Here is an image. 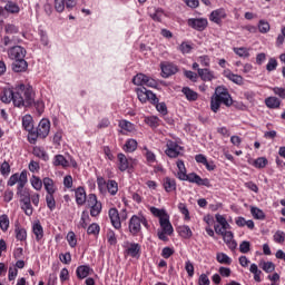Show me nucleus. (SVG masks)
Instances as JSON below:
<instances>
[{"label": "nucleus", "instance_id": "1", "mask_svg": "<svg viewBox=\"0 0 285 285\" xmlns=\"http://www.w3.org/2000/svg\"><path fill=\"white\" fill-rule=\"evenodd\" d=\"M0 99L3 104H10L12 101L16 108H30L35 106L38 115H43L46 110V104L43 100L35 101V89L30 85L20 83L13 89L4 88L0 94Z\"/></svg>", "mask_w": 285, "mask_h": 285}, {"label": "nucleus", "instance_id": "2", "mask_svg": "<svg viewBox=\"0 0 285 285\" xmlns=\"http://www.w3.org/2000/svg\"><path fill=\"white\" fill-rule=\"evenodd\" d=\"M222 106H226V108H230L233 106V97L228 89L224 86H218L215 89L214 95L210 98V110L212 112H219Z\"/></svg>", "mask_w": 285, "mask_h": 285}, {"label": "nucleus", "instance_id": "3", "mask_svg": "<svg viewBox=\"0 0 285 285\" xmlns=\"http://www.w3.org/2000/svg\"><path fill=\"white\" fill-rule=\"evenodd\" d=\"M141 224L145 228H150L148 219L144 215H132L128 223V230L132 237H139L141 234Z\"/></svg>", "mask_w": 285, "mask_h": 285}, {"label": "nucleus", "instance_id": "4", "mask_svg": "<svg viewBox=\"0 0 285 285\" xmlns=\"http://www.w3.org/2000/svg\"><path fill=\"white\" fill-rule=\"evenodd\" d=\"M160 228L157 232V237L160 239V242H168V236L173 235L175 233V229L173 228V224L170 223V216L165 215L164 218L159 219Z\"/></svg>", "mask_w": 285, "mask_h": 285}, {"label": "nucleus", "instance_id": "5", "mask_svg": "<svg viewBox=\"0 0 285 285\" xmlns=\"http://www.w3.org/2000/svg\"><path fill=\"white\" fill-rule=\"evenodd\" d=\"M87 208H89L90 217H99L101 210H104V205L95 194H89L87 198Z\"/></svg>", "mask_w": 285, "mask_h": 285}, {"label": "nucleus", "instance_id": "6", "mask_svg": "<svg viewBox=\"0 0 285 285\" xmlns=\"http://www.w3.org/2000/svg\"><path fill=\"white\" fill-rule=\"evenodd\" d=\"M180 181H189V184H196L197 186H205L206 188H210V186H213L210 184V179L202 178V176L195 173L183 174Z\"/></svg>", "mask_w": 285, "mask_h": 285}, {"label": "nucleus", "instance_id": "7", "mask_svg": "<svg viewBox=\"0 0 285 285\" xmlns=\"http://www.w3.org/2000/svg\"><path fill=\"white\" fill-rule=\"evenodd\" d=\"M132 83L135 86H147L148 88H157V80L150 78L149 76H146L144 73H138L132 78Z\"/></svg>", "mask_w": 285, "mask_h": 285}, {"label": "nucleus", "instance_id": "8", "mask_svg": "<svg viewBox=\"0 0 285 285\" xmlns=\"http://www.w3.org/2000/svg\"><path fill=\"white\" fill-rule=\"evenodd\" d=\"M181 150H184V148L179 146L177 141L168 140L166 144L165 155L170 159H177V157L181 155Z\"/></svg>", "mask_w": 285, "mask_h": 285}, {"label": "nucleus", "instance_id": "9", "mask_svg": "<svg viewBox=\"0 0 285 285\" xmlns=\"http://www.w3.org/2000/svg\"><path fill=\"white\" fill-rule=\"evenodd\" d=\"M187 26L197 30V32H204L208 28V19L206 18H189L187 20Z\"/></svg>", "mask_w": 285, "mask_h": 285}, {"label": "nucleus", "instance_id": "10", "mask_svg": "<svg viewBox=\"0 0 285 285\" xmlns=\"http://www.w3.org/2000/svg\"><path fill=\"white\" fill-rule=\"evenodd\" d=\"M7 52L9 59H11L12 61L26 60L27 51L26 48L21 46L11 47Z\"/></svg>", "mask_w": 285, "mask_h": 285}, {"label": "nucleus", "instance_id": "11", "mask_svg": "<svg viewBox=\"0 0 285 285\" xmlns=\"http://www.w3.org/2000/svg\"><path fill=\"white\" fill-rule=\"evenodd\" d=\"M160 70L164 79H168V77H173V75H177V72H179V68L173 62H161Z\"/></svg>", "mask_w": 285, "mask_h": 285}, {"label": "nucleus", "instance_id": "12", "mask_svg": "<svg viewBox=\"0 0 285 285\" xmlns=\"http://www.w3.org/2000/svg\"><path fill=\"white\" fill-rule=\"evenodd\" d=\"M21 181H23V184H28V171L27 170H22L20 174L16 173L13 175L10 176L9 180L7 181V186H14L18 184V186H20Z\"/></svg>", "mask_w": 285, "mask_h": 285}, {"label": "nucleus", "instance_id": "13", "mask_svg": "<svg viewBox=\"0 0 285 285\" xmlns=\"http://www.w3.org/2000/svg\"><path fill=\"white\" fill-rule=\"evenodd\" d=\"M132 164V158H128L124 153L117 155V168L120 173H126Z\"/></svg>", "mask_w": 285, "mask_h": 285}, {"label": "nucleus", "instance_id": "14", "mask_svg": "<svg viewBox=\"0 0 285 285\" xmlns=\"http://www.w3.org/2000/svg\"><path fill=\"white\" fill-rule=\"evenodd\" d=\"M125 255L132 257L134 259H139L141 256V245L139 243H128L125 249Z\"/></svg>", "mask_w": 285, "mask_h": 285}, {"label": "nucleus", "instance_id": "15", "mask_svg": "<svg viewBox=\"0 0 285 285\" xmlns=\"http://www.w3.org/2000/svg\"><path fill=\"white\" fill-rule=\"evenodd\" d=\"M40 136V139H46L50 135V120L42 118L36 129Z\"/></svg>", "mask_w": 285, "mask_h": 285}, {"label": "nucleus", "instance_id": "16", "mask_svg": "<svg viewBox=\"0 0 285 285\" xmlns=\"http://www.w3.org/2000/svg\"><path fill=\"white\" fill-rule=\"evenodd\" d=\"M16 195L20 198V203L30 202V189L26 187L23 181H20V185H17Z\"/></svg>", "mask_w": 285, "mask_h": 285}, {"label": "nucleus", "instance_id": "17", "mask_svg": "<svg viewBox=\"0 0 285 285\" xmlns=\"http://www.w3.org/2000/svg\"><path fill=\"white\" fill-rule=\"evenodd\" d=\"M108 217L111 222V226H114L116 230H121V222H119V210L115 207H111L108 210Z\"/></svg>", "mask_w": 285, "mask_h": 285}, {"label": "nucleus", "instance_id": "18", "mask_svg": "<svg viewBox=\"0 0 285 285\" xmlns=\"http://www.w3.org/2000/svg\"><path fill=\"white\" fill-rule=\"evenodd\" d=\"M223 19H226V9L224 8L212 11L209 16V21H213V23H216L217 26H222Z\"/></svg>", "mask_w": 285, "mask_h": 285}, {"label": "nucleus", "instance_id": "19", "mask_svg": "<svg viewBox=\"0 0 285 285\" xmlns=\"http://www.w3.org/2000/svg\"><path fill=\"white\" fill-rule=\"evenodd\" d=\"M75 197L77 206H83V204H88V196L86 194V188L79 186L75 189Z\"/></svg>", "mask_w": 285, "mask_h": 285}, {"label": "nucleus", "instance_id": "20", "mask_svg": "<svg viewBox=\"0 0 285 285\" xmlns=\"http://www.w3.org/2000/svg\"><path fill=\"white\" fill-rule=\"evenodd\" d=\"M92 273H95V269H92L90 265H79L76 268V277H78V279H86V277L92 275Z\"/></svg>", "mask_w": 285, "mask_h": 285}, {"label": "nucleus", "instance_id": "21", "mask_svg": "<svg viewBox=\"0 0 285 285\" xmlns=\"http://www.w3.org/2000/svg\"><path fill=\"white\" fill-rule=\"evenodd\" d=\"M163 188L166 193H175L177 190V180L175 178H163Z\"/></svg>", "mask_w": 285, "mask_h": 285}, {"label": "nucleus", "instance_id": "22", "mask_svg": "<svg viewBox=\"0 0 285 285\" xmlns=\"http://www.w3.org/2000/svg\"><path fill=\"white\" fill-rule=\"evenodd\" d=\"M52 165L57 167L63 168V170H67V168H70V161L66 159L65 155L58 154L53 157Z\"/></svg>", "mask_w": 285, "mask_h": 285}, {"label": "nucleus", "instance_id": "23", "mask_svg": "<svg viewBox=\"0 0 285 285\" xmlns=\"http://www.w3.org/2000/svg\"><path fill=\"white\" fill-rule=\"evenodd\" d=\"M223 75L226 77V79L233 81V83H236V86H244V77L240 75L233 73V71L229 69H226Z\"/></svg>", "mask_w": 285, "mask_h": 285}, {"label": "nucleus", "instance_id": "24", "mask_svg": "<svg viewBox=\"0 0 285 285\" xmlns=\"http://www.w3.org/2000/svg\"><path fill=\"white\" fill-rule=\"evenodd\" d=\"M43 188L47 194L55 195L57 193V185L55 184V180L50 177H45L42 179Z\"/></svg>", "mask_w": 285, "mask_h": 285}, {"label": "nucleus", "instance_id": "25", "mask_svg": "<svg viewBox=\"0 0 285 285\" xmlns=\"http://www.w3.org/2000/svg\"><path fill=\"white\" fill-rule=\"evenodd\" d=\"M32 233L35 235L36 242H41L43 239V226L41 222L37 220L32 224Z\"/></svg>", "mask_w": 285, "mask_h": 285}, {"label": "nucleus", "instance_id": "26", "mask_svg": "<svg viewBox=\"0 0 285 285\" xmlns=\"http://www.w3.org/2000/svg\"><path fill=\"white\" fill-rule=\"evenodd\" d=\"M142 155L148 164V166H153V164H157V155L153 153V150L148 149L147 146L142 147Z\"/></svg>", "mask_w": 285, "mask_h": 285}, {"label": "nucleus", "instance_id": "27", "mask_svg": "<svg viewBox=\"0 0 285 285\" xmlns=\"http://www.w3.org/2000/svg\"><path fill=\"white\" fill-rule=\"evenodd\" d=\"M177 233L183 239H190L193 237V229L188 225H180L177 227Z\"/></svg>", "mask_w": 285, "mask_h": 285}, {"label": "nucleus", "instance_id": "28", "mask_svg": "<svg viewBox=\"0 0 285 285\" xmlns=\"http://www.w3.org/2000/svg\"><path fill=\"white\" fill-rule=\"evenodd\" d=\"M32 155H35V157H38V159H41L42 161H48L50 159V156H48V153L43 147H33Z\"/></svg>", "mask_w": 285, "mask_h": 285}, {"label": "nucleus", "instance_id": "29", "mask_svg": "<svg viewBox=\"0 0 285 285\" xmlns=\"http://www.w3.org/2000/svg\"><path fill=\"white\" fill-rule=\"evenodd\" d=\"M265 106H267L271 110H277V108L282 106V100L275 96H271L265 99Z\"/></svg>", "mask_w": 285, "mask_h": 285}, {"label": "nucleus", "instance_id": "30", "mask_svg": "<svg viewBox=\"0 0 285 285\" xmlns=\"http://www.w3.org/2000/svg\"><path fill=\"white\" fill-rule=\"evenodd\" d=\"M181 92L185 95L187 101H197L199 99V94L190 89V87H183Z\"/></svg>", "mask_w": 285, "mask_h": 285}, {"label": "nucleus", "instance_id": "31", "mask_svg": "<svg viewBox=\"0 0 285 285\" xmlns=\"http://www.w3.org/2000/svg\"><path fill=\"white\" fill-rule=\"evenodd\" d=\"M198 76L203 81H213L215 79V72L208 68L198 69Z\"/></svg>", "mask_w": 285, "mask_h": 285}, {"label": "nucleus", "instance_id": "32", "mask_svg": "<svg viewBox=\"0 0 285 285\" xmlns=\"http://www.w3.org/2000/svg\"><path fill=\"white\" fill-rule=\"evenodd\" d=\"M22 128L27 131L35 130V119L31 115H24L22 117Z\"/></svg>", "mask_w": 285, "mask_h": 285}, {"label": "nucleus", "instance_id": "33", "mask_svg": "<svg viewBox=\"0 0 285 285\" xmlns=\"http://www.w3.org/2000/svg\"><path fill=\"white\" fill-rule=\"evenodd\" d=\"M13 72H26L28 70V61L14 60L12 63Z\"/></svg>", "mask_w": 285, "mask_h": 285}, {"label": "nucleus", "instance_id": "34", "mask_svg": "<svg viewBox=\"0 0 285 285\" xmlns=\"http://www.w3.org/2000/svg\"><path fill=\"white\" fill-rule=\"evenodd\" d=\"M20 204H21V210H23L24 215H27V217H32V214L35 213L32 203L30 200H24Z\"/></svg>", "mask_w": 285, "mask_h": 285}, {"label": "nucleus", "instance_id": "35", "mask_svg": "<svg viewBox=\"0 0 285 285\" xmlns=\"http://www.w3.org/2000/svg\"><path fill=\"white\" fill-rule=\"evenodd\" d=\"M106 188H107L109 195H111L112 197H115V195H117V193H119V184L117 183V180H108Z\"/></svg>", "mask_w": 285, "mask_h": 285}, {"label": "nucleus", "instance_id": "36", "mask_svg": "<svg viewBox=\"0 0 285 285\" xmlns=\"http://www.w3.org/2000/svg\"><path fill=\"white\" fill-rule=\"evenodd\" d=\"M4 10L10 14H19L21 9L19 8V4H17V2L8 1L4 6Z\"/></svg>", "mask_w": 285, "mask_h": 285}, {"label": "nucleus", "instance_id": "37", "mask_svg": "<svg viewBox=\"0 0 285 285\" xmlns=\"http://www.w3.org/2000/svg\"><path fill=\"white\" fill-rule=\"evenodd\" d=\"M14 233L16 239H18V242H26V239H28V232L26 230V228L16 226Z\"/></svg>", "mask_w": 285, "mask_h": 285}, {"label": "nucleus", "instance_id": "38", "mask_svg": "<svg viewBox=\"0 0 285 285\" xmlns=\"http://www.w3.org/2000/svg\"><path fill=\"white\" fill-rule=\"evenodd\" d=\"M99 233H101V226H99L97 223H92L87 227V235L99 237Z\"/></svg>", "mask_w": 285, "mask_h": 285}, {"label": "nucleus", "instance_id": "39", "mask_svg": "<svg viewBox=\"0 0 285 285\" xmlns=\"http://www.w3.org/2000/svg\"><path fill=\"white\" fill-rule=\"evenodd\" d=\"M136 94L141 104H146V101H148V89H146V87L137 88Z\"/></svg>", "mask_w": 285, "mask_h": 285}, {"label": "nucleus", "instance_id": "40", "mask_svg": "<svg viewBox=\"0 0 285 285\" xmlns=\"http://www.w3.org/2000/svg\"><path fill=\"white\" fill-rule=\"evenodd\" d=\"M137 140L130 138L126 140L124 150L125 153H135V150H137Z\"/></svg>", "mask_w": 285, "mask_h": 285}, {"label": "nucleus", "instance_id": "41", "mask_svg": "<svg viewBox=\"0 0 285 285\" xmlns=\"http://www.w3.org/2000/svg\"><path fill=\"white\" fill-rule=\"evenodd\" d=\"M215 219L222 226L223 230H230V224H228V220H226V217H224V215L216 214Z\"/></svg>", "mask_w": 285, "mask_h": 285}, {"label": "nucleus", "instance_id": "42", "mask_svg": "<svg viewBox=\"0 0 285 285\" xmlns=\"http://www.w3.org/2000/svg\"><path fill=\"white\" fill-rule=\"evenodd\" d=\"M252 166L262 170V168H266V166H268V159L266 157H258L252 163Z\"/></svg>", "mask_w": 285, "mask_h": 285}, {"label": "nucleus", "instance_id": "43", "mask_svg": "<svg viewBox=\"0 0 285 285\" xmlns=\"http://www.w3.org/2000/svg\"><path fill=\"white\" fill-rule=\"evenodd\" d=\"M30 184H31V186H32V188L35 189V190H41V188H43V180H41V178L39 177V176H32L31 178H30Z\"/></svg>", "mask_w": 285, "mask_h": 285}, {"label": "nucleus", "instance_id": "44", "mask_svg": "<svg viewBox=\"0 0 285 285\" xmlns=\"http://www.w3.org/2000/svg\"><path fill=\"white\" fill-rule=\"evenodd\" d=\"M145 124L150 128H159V117L157 116L145 117Z\"/></svg>", "mask_w": 285, "mask_h": 285}, {"label": "nucleus", "instance_id": "45", "mask_svg": "<svg viewBox=\"0 0 285 285\" xmlns=\"http://www.w3.org/2000/svg\"><path fill=\"white\" fill-rule=\"evenodd\" d=\"M10 228V218L3 214L0 216V229L6 233Z\"/></svg>", "mask_w": 285, "mask_h": 285}, {"label": "nucleus", "instance_id": "46", "mask_svg": "<svg viewBox=\"0 0 285 285\" xmlns=\"http://www.w3.org/2000/svg\"><path fill=\"white\" fill-rule=\"evenodd\" d=\"M46 204L51 212L57 208V200H55V194H46Z\"/></svg>", "mask_w": 285, "mask_h": 285}, {"label": "nucleus", "instance_id": "47", "mask_svg": "<svg viewBox=\"0 0 285 285\" xmlns=\"http://www.w3.org/2000/svg\"><path fill=\"white\" fill-rule=\"evenodd\" d=\"M250 214L254 219H266V214H264V210L259 209L258 207H250Z\"/></svg>", "mask_w": 285, "mask_h": 285}, {"label": "nucleus", "instance_id": "48", "mask_svg": "<svg viewBox=\"0 0 285 285\" xmlns=\"http://www.w3.org/2000/svg\"><path fill=\"white\" fill-rule=\"evenodd\" d=\"M216 259L219 264H226L227 266H230V264H233V259L225 253H218Z\"/></svg>", "mask_w": 285, "mask_h": 285}, {"label": "nucleus", "instance_id": "49", "mask_svg": "<svg viewBox=\"0 0 285 285\" xmlns=\"http://www.w3.org/2000/svg\"><path fill=\"white\" fill-rule=\"evenodd\" d=\"M90 222V214H88V212L83 210L81 213V217H80V222H79V226L80 228H88V223Z\"/></svg>", "mask_w": 285, "mask_h": 285}, {"label": "nucleus", "instance_id": "50", "mask_svg": "<svg viewBox=\"0 0 285 285\" xmlns=\"http://www.w3.org/2000/svg\"><path fill=\"white\" fill-rule=\"evenodd\" d=\"M178 210L184 215L186 222H190V212L188 210V206L185 203L178 204Z\"/></svg>", "mask_w": 285, "mask_h": 285}, {"label": "nucleus", "instance_id": "51", "mask_svg": "<svg viewBox=\"0 0 285 285\" xmlns=\"http://www.w3.org/2000/svg\"><path fill=\"white\" fill-rule=\"evenodd\" d=\"M28 134V141L29 144H37V139H41V136L39 135V131L36 129H31L30 131H27Z\"/></svg>", "mask_w": 285, "mask_h": 285}, {"label": "nucleus", "instance_id": "52", "mask_svg": "<svg viewBox=\"0 0 285 285\" xmlns=\"http://www.w3.org/2000/svg\"><path fill=\"white\" fill-rule=\"evenodd\" d=\"M150 213H151V215H154V217H158L159 220H160L161 218H165L166 215H168V214L166 213V210L159 209V208H157V207H150Z\"/></svg>", "mask_w": 285, "mask_h": 285}, {"label": "nucleus", "instance_id": "53", "mask_svg": "<svg viewBox=\"0 0 285 285\" xmlns=\"http://www.w3.org/2000/svg\"><path fill=\"white\" fill-rule=\"evenodd\" d=\"M107 242L110 246H115L117 244V234H115V230L108 229Z\"/></svg>", "mask_w": 285, "mask_h": 285}, {"label": "nucleus", "instance_id": "54", "mask_svg": "<svg viewBox=\"0 0 285 285\" xmlns=\"http://www.w3.org/2000/svg\"><path fill=\"white\" fill-rule=\"evenodd\" d=\"M10 163L9 161H3L1 165H0V173L2 175V177H8V175H10Z\"/></svg>", "mask_w": 285, "mask_h": 285}, {"label": "nucleus", "instance_id": "55", "mask_svg": "<svg viewBox=\"0 0 285 285\" xmlns=\"http://www.w3.org/2000/svg\"><path fill=\"white\" fill-rule=\"evenodd\" d=\"M258 30L262 32V35H266V32L271 31V24L264 20H259Z\"/></svg>", "mask_w": 285, "mask_h": 285}, {"label": "nucleus", "instance_id": "56", "mask_svg": "<svg viewBox=\"0 0 285 285\" xmlns=\"http://www.w3.org/2000/svg\"><path fill=\"white\" fill-rule=\"evenodd\" d=\"M277 66H278L277 59L269 58V60L266 65L267 72H273L274 70H277Z\"/></svg>", "mask_w": 285, "mask_h": 285}, {"label": "nucleus", "instance_id": "57", "mask_svg": "<svg viewBox=\"0 0 285 285\" xmlns=\"http://www.w3.org/2000/svg\"><path fill=\"white\" fill-rule=\"evenodd\" d=\"M150 17L154 21L161 22V19H164V9H156L155 12L150 14Z\"/></svg>", "mask_w": 285, "mask_h": 285}, {"label": "nucleus", "instance_id": "58", "mask_svg": "<svg viewBox=\"0 0 285 285\" xmlns=\"http://www.w3.org/2000/svg\"><path fill=\"white\" fill-rule=\"evenodd\" d=\"M97 185L100 193H106V187L108 186V183L106 181V178L98 176L97 177Z\"/></svg>", "mask_w": 285, "mask_h": 285}, {"label": "nucleus", "instance_id": "59", "mask_svg": "<svg viewBox=\"0 0 285 285\" xmlns=\"http://www.w3.org/2000/svg\"><path fill=\"white\" fill-rule=\"evenodd\" d=\"M261 268L265 273H273V271H275V264L273 262H263V264L261 265Z\"/></svg>", "mask_w": 285, "mask_h": 285}, {"label": "nucleus", "instance_id": "60", "mask_svg": "<svg viewBox=\"0 0 285 285\" xmlns=\"http://www.w3.org/2000/svg\"><path fill=\"white\" fill-rule=\"evenodd\" d=\"M234 52L238 57H250V53L248 52V49L246 47H240V48L235 47Z\"/></svg>", "mask_w": 285, "mask_h": 285}, {"label": "nucleus", "instance_id": "61", "mask_svg": "<svg viewBox=\"0 0 285 285\" xmlns=\"http://www.w3.org/2000/svg\"><path fill=\"white\" fill-rule=\"evenodd\" d=\"M67 242L71 248H75L77 246V236L75 235V232L68 233Z\"/></svg>", "mask_w": 285, "mask_h": 285}, {"label": "nucleus", "instance_id": "62", "mask_svg": "<svg viewBox=\"0 0 285 285\" xmlns=\"http://www.w3.org/2000/svg\"><path fill=\"white\" fill-rule=\"evenodd\" d=\"M38 35L40 37V42L42 43V46H48L49 43L48 32H46V30L43 29H39Z\"/></svg>", "mask_w": 285, "mask_h": 285}, {"label": "nucleus", "instance_id": "63", "mask_svg": "<svg viewBox=\"0 0 285 285\" xmlns=\"http://www.w3.org/2000/svg\"><path fill=\"white\" fill-rule=\"evenodd\" d=\"M273 237L276 244H284L285 242V233L282 230H277Z\"/></svg>", "mask_w": 285, "mask_h": 285}, {"label": "nucleus", "instance_id": "64", "mask_svg": "<svg viewBox=\"0 0 285 285\" xmlns=\"http://www.w3.org/2000/svg\"><path fill=\"white\" fill-rule=\"evenodd\" d=\"M272 90H273L274 95H276L281 99H285V88L284 87H274Z\"/></svg>", "mask_w": 285, "mask_h": 285}]
</instances>
